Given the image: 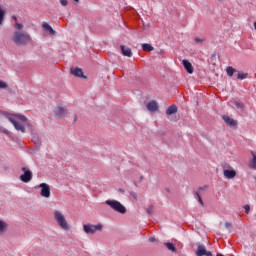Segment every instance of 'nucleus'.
<instances>
[{
	"instance_id": "obj_28",
	"label": "nucleus",
	"mask_w": 256,
	"mask_h": 256,
	"mask_svg": "<svg viewBox=\"0 0 256 256\" xmlns=\"http://www.w3.org/2000/svg\"><path fill=\"white\" fill-rule=\"evenodd\" d=\"M154 209H155V207H154L153 205H150V206L146 209L148 215H152Z\"/></svg>"
},
{
	"instance_id": "obj_3",
	"label": "nucleus",
	"mask_w": 256,
	"mask_h": 256,
	"mask_svg": "<svg viewBox=\"0 0 256 256\" xmlns=\"http://www.w3.org/2000/svg\"><path fill=\"white\" fill-rule=\"evenodd\" d=\"M105 203L106 205L111 207L113 211H116V213H121L122 215H125V213H127V208H125L123 204H121V202L117 200H106Z\"/></svg>"
},
{
	"instance_id": "obj_24",
	"label": "nucleus",
	"mask_w": 256,
	"mask_h": 256,
	"mask_svg": "<svg viewBox=\"0 0 256 256\" xmlns=\"http://www.w3.org/2000/svg\"><path fill=\"white\" fill-rule=\"evenodd\" d=\"M228 77H233V74L237 73V70L231 66L226 69Z\"/></svg>"
},
{
	"instance_id": "obj_6",
	"label": "nucleus",
	"mask_w": 256,
	"mask_h": 256,
	"mask_svg": "<svg viewBox=\"0 0 256 256\" xmlns=\"http://www.w3.org/2000/svg\"><path fill=\"white\" fill-rule=\"evenodd\" d=\"M23 174L20 175V181L22 183H29L33 179V172L26 167H22Z\"/></svg>"
},
{
	"instance_id": "obj_13",
	"label": "nucleus",
	"mask_w": 256,
	"mask_h": 256,
	"mask_svg": "<svg viewBox=\"0 0 256 256\" xmlns=\"http://www.w3.org/2000/svg\"><path fill=\"white\" fill-rule=\"evenodd\" d=\"M230 107H236V109H240V111H243L245 108V105L241 101L232 100L229 102Z\"/></svg>"
},
{
	"instance_id": "obj_27",
	"label": "nucleus",
	"mask_w": 256,
	"mask_h": 256,
	"mask_svg": "<svg viewBox=\"0 0 256 256\" xmlns=\"http://www.w3.org/2000/svg\"><path fill=\"white\" fill-rule=\"evenodd\" d=\"M237 79H247V73L238 72Z\"/></svg>"
},
{
	"instance_id": "obj_9",
	"label": "nucleus",
	"mask_w": 256,
	"mask_h": 256,
	"mask_svg": "<svg viewBox=\"0 0 256 256\" xmlns=\"http://www.w3.org/2000/svg\"><path fill=\"white\" fill-rule=\"evenodd\" d=\"M196 255L197 256H212L213 254L211 253V251H207V249L205 248V245H199L196 251Z\"/></svg>"
},
{
	"instance_id": "obj_23",
	"label": "nucleus",
	"mask_w": 256,
	"mask_h": 256,
	"mask_svg": "<svg viewBox=\"0 0 256 256\" xmlns=\"http://www.w3.org/2000/svg\"><path fill=\"white\" fill-rule=\"evenodd\" d=\"M206 40L207 38H205V36H196L194 38V42L197 43L198 45L201 43H205Z\"/></svg>"
},
{
	"instance_id": "obj_10",
	"label": "nucleus",
	"mask_w": 256,
	"mask_h": 256,
	"mask_svg": "<svg viewBox=\"0 0 256 256\" xmlns=\"http://www.w3.org/2000/svg\"><path fill=\"white\" fill-rule=\"evenodd\" d=\"M223 174L226 179H235V177H237V171L235 170L225 169Z\"/></svg>"
},
{
	"instance_id": "obj_31",
	"label": "nucleus",
	"mask_w": 256,
	"mask_h": 256,
	"mask_svg": "<svg viewBox=\"0 0 256 256\" xmlns=\"http://www.w3.org/2000/svg\"><path fill=\"white\" fill-rule=\"evenodd\" d=\"M15 29H18V31H22L23 30V24H19V23H15Z\"/></svg>"
},
{
	"instance_id": "obj_37",
	"label": "nucleus",
	"mask_w": 256,
	"mask_h": 256,
	"mask_svg": "<svg viewBox=\"0 0 256 256\" xmlns=\"http://www.w3.org/2000/svg\"><path fill=\"white\" fill-rule=\"evenodd\" d=\"M3 133H9V131L7 129H4Z\"/></svg>"
},
{
	"instance_id": "obj_12",
	"label": "nucleus",
	"mask_w": 256,
	"mask_h": 256,
	"mask_svg": "<svg viewBox=\"0 0 256 256\" xmlns=\"http://www.w3.org/2000/svg\"><path fill=\"white\" fill-rule=\"evenodd\" d=\"M120 49H121L122 55H124V57H133V52L131 51V48H129L125 45H122V46H120Z\"/></svg>"
},
{
	"instance_id": "obj_5",
	"label": "nucleus",
	"mask_w": 256,
	"mask_h": 256,
	"mask_svg": "<svg viewBox=\"0 0 256 256\" xmlns=\"http://www.w3.org/2000/svg\"><path fill=\"white\" fill-rule=\"evenodd\" d=\"M83 231L88 235H95L96 231H103V225L102 224H97V225L84 224Z\"/></svg>"
},
{
	"instance_id": "obj_33",
	"label": "nucleus",
	"mask_w": 256,
	"mask_h": 256,
	"mask_svg": "<svg viewBox=\"0 0 256 256\" xmlns=\"http://www.w3.org/2000/svg\"><path fill=\"white\" fill-rule=\"evenodd\" d=\"M131 197H133V199H137V193L135 192H130Z\"/></svg>"
},
{
	"instance_id": "obj_30",
	"label": "nucleus",
	"mask_w": 256,
	"mask_h": 256,
	"mask_svg": "<svg viewBox=\"0 0 256 256\" xmlns=\"http://www.w3.org/2000/svg\"><path fill=\"white\" fill-rule=\"evenodd\" d=\"M244 210L247 215H249V211H251V206L249 204L244 205Z\"/></svg>"
},
{
	"instance_id": "obj_4",
	"label": "nucleus",
	"mask_w": 256,
	"mask_h": 256,
	"mask_svg": "<svg viewBox=\"0 0 256 256\" xmlns=\"http://www.w3.org/2000/svg\"><path fill=\"white\" fill-rule=\"evenodd\" d=\"M13 41L16 45H25V43H29V41H31V37L29 34L16 33L13 37Z\"/></svg>"
},
{
	"instance_id": "obj_39",
	"label": "nucleus",
	"mask_w": 256,
	"mask_h": 256,
	"mask_svg": "<svg viewBox=\"0 0 256 256\" xmlns=\"http://www.w3.org/2000/svg\"><path fill=\"white\" fill-rule=\"evenodd\" d=\"M75 1V3H79V0H74Z\"/></svg>"
},
{
	"instance_id": "obj_15",
	"label": "nucleus",
	"mask_w": 256,
	"mask_h": 256,
	"mask_svg": "<svg viewBox=\"0 0 256 256\" xmlns=\"http://www.w3.org/2000/svg\"><path fill=\"white\" fill-rule=\"evenodd\" d=\"M147 109L148 111H150L151 113H155V111H157V109H159V105L157 104L156 101H150L147 104Z\"/></svg>"
},
{
	"instance_id": "obj_21",
	"label": "nucleus",
	"mask_w": 256,
	"mask_h": 256,
	"mask_svg": "<svg viewBox=\"0 0 256 256\" xmlns=\"http://www.w3.org/2000/svg\"><path fill=\"white\" fill-rule=\"evenodd\" d=\"M177 113V106L175 105H171L170 107H168V109L166 110V115H173Z\"/></svg>"
},
{
	"instance_id": "obj_36",
	"label": "nucleus",
	"mask_w": 256,
	"mask_h": 256,
	"mask_svg": "<svg viewBox=\"0 0 256 256\" xmlns=\"http://www.w3.org/2000/svg\"><path fill=\"white\" fill-rule=\"evenodd\" d=\"M12 19L15 20V23H17V16H12Z\"/></svg>"
},
{
	"instance_id": "obj_22",
	"label": "nucleus",
	"mask_w": 256,
	"mask_h": 256,
	"mask_svg": "<svg viewBox=\"0 0 256 256\" xmlns=\"http://www.w3.org/2000/svg\"><path fill=\"white\" fill-rule=\"evenodd\" d=\"M5 15H7V12L0 7V25L5 23Z\"/></svg>"
},
{
	"instance_id": "obj_1",
	"label": "nucleus",
	"mask_w": 256,
	"mask_h": 256,
	"mask_svg": "<svg viewBox=\"0 0 256 256\" xmlns=\"http://www.w3.org/2000/svg\"><path fill=\"white\" fill-rule=\"evenodd\" d=\"M7 119L12 123V125H14L16 131H20V133H25V127L29 126L27 117L21 114H9Z\"/></svg>"
},
{
	"instance_id": "obj_20",
	"label": "nucleus",
	"mask_w": 256,
	"mask_h": 256,
	"mask_svg": "<svg viewBox=\"0 0 256 256\" xmlns=\"http://www.w3.org/2000/svg\"><path fill=\"white\" fill-rule=\"evenodd\" d=\"M164 245L168 249V251H172V253H176L177 252V248H175V245L173 243L165 242Z\"/></svg>"
},
{
	"instance_id": "obj_11",
	"label": "nucleus",
	"mask_w": 256,
	"mask_h": 256,
	"mask_svg": "<svg viewBox=\"0 0 256 256\" xmlns=\"http://www.w3.org/2000/svg\"><path fill=\"white\" fill-rule=\"evenodd\" d=\"M223 121L226 123V125H229V127H236L237 126V121H235L233 118L224 115L222 117Z\"/></svg>"
},
{
	"instance_id": "obj_16",
	"label": "nucleus",
	"mask_w": 256,
	"mask_h": 256,
	"mask_svg": "<svg viewBox=\"0 0 256 256\" xmlns=\"http://www.w3.org/2000/svg\"><path fill=\"white\" fill-rule=\"evenodd\" d=\"M182 63H183L184 68L186 69L187 73L192 75L193 65L191 64V62H189L188 60H183Z\"/></svg>"
},
{
	"instance_id": "obj_40",
	"label": "nucleus",
	"mask_w": 256,
	"mask_h": 256,
	"mask_svg": "<svg viewBox=\"0 0 256 256\" xmlns=\"http://www.w3.org/2000/svg\"><path fill=\"white\" fill-rule=\"evenodd\" d=\"M254 28L256 29V22H254Z\"/></svg>"
},
{
	"instance_id": "obj_32",
	"label": "nucleus",
	"mask_w": 256,
	"mask_h": 256,
	"mask_svg": "<svg viewBox=\"0 0 256 256\" xmlns=\"http://www.w3.org/2000/svg\"><path fill=\"white\" fill-rule=\"evenodd\" d=\"M60 4L62 5V7H67L69 2L67 0H60Z\"/></svg>"
},
{
	"instance_id": "obj_8",
	"label": "nucleus",
	"mask_w": 256,
	"mask_h": 256,
	"mask_svg": "<svg viewBox=\"0 0 256 256\" xmlns=\"http://www.w3.org/2000/svg\"><path fill=\"white\" fill-rule=\"evenodd\" d=\"M67 109L64 107L58 106L54 110V115L57 119H64V117H67Z\"/></svg>"
},
{
	"instance_id": "obj_18",
	"label": "nucleus",
	"mask_w": 256,
	"mask_h": 256,
	"mask_svg": "<svg viewBox=\"0 0 256 256\" xmlns=\"http://www.w3.org/2000/svg\"><path fill=\"white\" fill-rule=\"evenodd\" d=\"M202 193L203 188H200L199 191L195 192V199H197L201 207H205V204L203 203V198H201Z\"/></svg>"
},
{
	"instance_id": "obj_34",
	"label": "nucleus",
	"mask_w": 256,
	"mask_h": 256,
	"mask_svg": "<svg viewBox=\"0 0 256 256\" xmlns=\"http://www.w3.org/2000/svg\"><path fill=\"white\" fill-rule=\"evenodd\" d=\"M225 227H226V229H231V223L226 222V223H225Z\"/></svg>"
},
{
	"instance_id": "obj_25",
	"label": "nucleus",
	"mask_w": 256,
	"mask_h": 256,
	"mask_svg": "<svg viewBox=\"0 0 256 256\" xmlns=\"http://www.w3.org/2000/svg\"><path fill=\"white\" fill-rule=\"evenodd\" d=\"M252 160L250 161V168L256 170V155L252 152Z\"/></svg>"
},
{
	"instance_id": "obj_38",
	"label": "nucleus",
	"mask_w": 256,
	"mask_h": 256,
	"mask_svg": "<svg viewBox=\"0 0 256 256\" xmlns=\"http://www.w3.org/2000/svg\"><path fill=\"white\" fill-rule=\"evenodd\" d=\"M34 143H35L36 145H39V142H37V141H34Z\"/></svg>"
},
{
	"instance_id": "obj_17",
	"label": "nucleus",
	"mask_w": 256,
	"mask_h": 256,
	"mask_svg": "<svg viewBox=\"0 0 256 256\" xmlns=\"http://www.w3.org/2000/svg\"><path fill=\"white\" fill-rule=\"evenodd\" d=\"M8 228L9 224L5 221L0 220V236L5 235V233H7Z\"/></svg>"
},
{
	"instance_id": "obj_2",
	"label": "nucleus",
	"mask_w": 256,
	"mask_h": 256,
	"mask_svg": "<svg viewBox=\"0 0 256 256\" xmlns=\"http://www.w3.org/2000/svg\"><path fill=\"white\" fill-rule=\"evenodd\" d=\"M54 219L56 223L59 225L60 228L63 229V231H69L71 227L69 226V223L67 222V219L65 218V214L59 210L54 211Z\"/></svg>"
},
{
	"instance_id": "obj_19",
	"label": "nucleus",
	"mask_w": 256,
	"mask_h": 256,
	"mask_svg": "<svg viewBox=\"0 0 256 256\" xmlns=\"http://www.w3.org/2000/svg\"><path fill=\"white\" fill-rule=\"evenodd\" d=\"M42 29H43V31H45L46 33H55V30H53V28L51 27V25H49V23H47V22H43V23H42Z\"/></svg>"
},
{
	"instance_id": "obj_35",
	"label": "nucleus",
	"mask_w": 256,
	"mask_h": 256,
	"mask_svg": "<svg viewBox=\"0 0 256 256\" xmlns=\"http://www.w3.org/2000/svg\"><path fill=\"white\" fill-rule=\"evenodd\" d=\"M149 241H150V243H153V242H155V238L154 237H150Z\"/></svg>"
},
{
	"instance_id": "obj_14",
	"label": "nucleus",
	"mask_w": 256,
	"mask_h": 256,
	"mask_svg": "<svg viewBox=\"0 0 256 256\" xmlns=\"http://www.w3.org/2000/svg\"><path fill=\"white\" fill-rule=\"evenodd\" d=\"M70 73L74 75V77H85L83 75V70L79 67L71 68Z\"/></svg>"
},
{
	"instance_id": "obj_41",
	"label": "nucleus",
	"mask_w": 256,
	"mask_h": 256,
	"mask_svg": "<svg viewBox=\"0 0 256 256\" xmlns=\"http://www.w3.org/2000/svg\"><path fill=\"white\" fill-rule=\"evenodd\" d=\"M77 120V116H75V118H74V121H76Z\"/></svg>"
},
{
	"instance_id": "obj_7",
	"label": "nucleus",
	"mask_w": 256,
	"mask_h": 256,
	"mask_svg": "<svg viewBox=\"0 0 256 256\" xmlns=\"http://www.w3.org/2000/svg\"><path fill=\"white\" fill-rule=\"evenodd\" d=\"M39 187L41 189L40 195L46 199H49V197H51V188L49 187V184L42 183L39 185Z\"/></svg>"
},
{
	"instance_id": "obj_26",
	"label": "nucleus",
	"mask_w": 256,
	"mask_h": 256,
	"mask_svg": "<svg viewBox=\"0 0 256 256\" xmlns=\"http://www.w3.org/2000/svg\"><path fill=\"white\" fill-rule=\"evenodd\" d=\"M142 49L143 51H153L154 48L150 44H142Z\"/></svg>"
},
{
	"instance_id": "obj_29",
	"label": "nucleus",
	"mask_w": 256,
	"mask_h": 256,
	"mask_svg": "<svg viewBox=\"0 0 256 256\" xmlns=\"http://www.w3.org/2000/svg\"><path fill=\"white\" fill-rule=\"evenodd\" d=\"M7 82L0 80V89H7Z\"/></svg>"
}]
</instances>
